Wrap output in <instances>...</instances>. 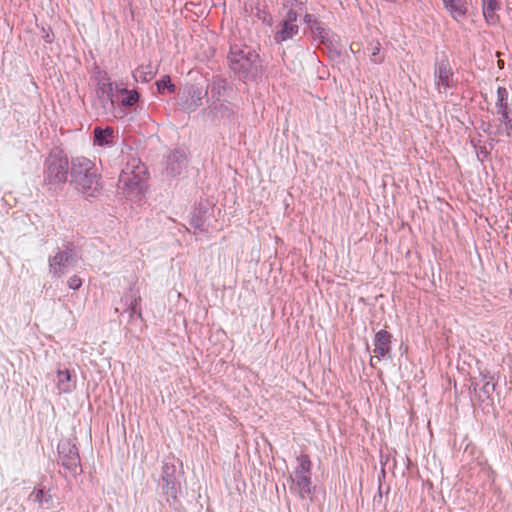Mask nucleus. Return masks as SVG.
I'll return each instance as SVG.
<instances>
[{
  "label": "nucleus",
  "mask_w": 512,
  "mask_h": 512,
  "mask_svg": "<svg viewBox=\"0 0 512 512\" xmlns=\"http://www.w3.org/2000/svg\"><path fill=\"white\" fill-rule=\"evenodd\" d=\"M71 184L86 197H95L99 193L98 175L90 159L84 156L72 158Z\"/></svg>",
  "instance_id": "1"
},
{
  "label": "nucleus",
  "mask_w": 512,
  "mask_h": 512,
  "mask_svg": "<svg viewBox=\"0 0 512 512\" xmlns=\"http://www.w3.org/2000/svg\"><path fill=\"white\" fill-rule=\"evenodd\" d=\"M229 67L239 77L254 78L261 70L257 52L243 43H234L228 55Z\"/></svg>",
  "instance_id": "2"
},
{
  "label": "nucleus",
  "mask_w": 512,
  "mask_h": 512,
  "mask_svg": "<svg viewBox=\"0 0 512 512\" xmlns=\"http://www.w3.org/2000/svg\"><path fill=\"white\" fill-rule=\"evenodd\" d=\"M147 189L143 166H127L119 176V190L131 201L139 202Z\"/></svg>",
  "instance_id": "3"
},
{
  "label": "nucleus",
  "mask_w": 512,
  "mask_h": 512,
  "mask_svg": "<svg viewBox=\"0 0 512 512\" xmlns=\"http://www.w3.org/2000/svg\"><path fill=\"white\" fill-rule=\"evenodd\" d=\"M306 0H283V16L275 33L277 42L291 39L299 31L298 18L304 15Z\"/></svg>",
  "instance_id": "4"
},
{
  "label": "nucleus",
  "mask_w": 512,
  "mask_h": 512,
  "mask_svg": "<svg viewBox=\"0 0 512 512\" xmlns=\"http://www.w3.org/2000/svg\"><path fill=\"white\" fill-rule=\"evenodd\" d=\"M68 158L60 149H54L46 160V179L49 183H63L68 175Z\"/></svg>",
  "instance_id": "5"
},
{
  "label": "nucleus",
  "mask_w": 512,
  "mask_h": 512,
  "mask_svg": "<svg viewBox=\"0 0 512 512\" xmlns=\"http://www.w3.org/2000/svg\"><path fill=\"white\" fill-rule=\"evenodd\" d=\"M298 466L291 476L292 482L295 484V489L299 495L304 498L312 494L314 487L311 482V461L309 456L301 454L298 458Z\"/></svg>",
  "instance_id": "6"
},
{
  "label": "nucleus",
  "mask_w": 512,
  "mask_h": 512,
  "mask_svg": "<svg viewBox=\"0 0 512 512\" xmlns=\"http://www.w3.org/2000/svg\"><path fill=\"white\" fill-rule=\"evenodd\" d=\"M76 264V255L72 252L71 249L57 248L55 251H53L48 259L49 273L53 277L61 278L66 273H68L70 269L75 267Z\"/></svg>",
  "instance_id": "7"
},
{
  "label": "nucleus",
  "mask_w": 512,
  "mask_h": 512,
  "mask_svg": "<svg viewBox=\"0 0 512 512\" xmlns=\"http://www.w3.org/2000/svg\"><path fill=\"white\" fill-rule=\"evenodd\" d=\"M58 453L61 465L69 474L75 476L81 472L80 458L74 444L67 440L61 441L58 445Z\"/></svg>",
  "instance_id": "8"
},
{
  "label": "nucleus",
  "mask_w": 512,
  "mask_h": 512,
  "mask_svg": "<svg viewBox=\"0 0 512 512\" xmlns=\"http://www.w3.org/2000/svg\"><path fill=\"white\" fill-rule=\"evenodd\" d=\"M454 74L451 65L447 59H443L436 63L434 71V81L437 90L440 93L447 91L455 86Z\"/></svg>",
  "instance_id": "9"
},
{
  "label": "nucleus",
  "mask_w": 512,
  "mask_h": 512,
  "mask_svg": "<svg viewBox=\"0 0 512 512\" xmlns=\"http://www.w3.org/2000/svg\"><path fill=\"white\" fill-rule=\"evenodd\" d=\"M391 351V334L385 330H380L376 333L374 339L373 357L370 360L371 366H374V359L380 361L383 358L389 357Z\"/></svg>",
  "instance_id": "10"
},
{
  "label": "nucleus",
  "mask_w": 512,
  "mask_h": 512,
  "mask_svg": "<svg viewBox=\"0 0 512 512\" xmlns=\"http://www.w3.org/2000/svg\"><path fill=\"white\" fill-rule=\"evenodd\" d=\"M187 163L186 155L180 151L169 154L166 162V174L171 177L178 176L185 169Z\"/></svg>",
  "instance_id": "11"
},
{
  "label": "nucleus",
  "mask_w": 512,
  "mask_h": 512,
  "mask_svg": "<svg viewBox=\"0 0 512 512\" xmlns=\"http://www.w3.org/2000/svg\"><path fill=\"white\" fill-rule=\"evenodd\" d=\"M205 96H207L206 90L197 86L189 87L184 94L183 104L185 109L189 112L195 111L202 105V100Z\"/></svg>",
  "instance_id": "12"
},
{
  "label": "nucleus",
  "mask_w": 512,
  "mask_h": 512,
  "mask_svg": "<svg viewBox=\"0 0 512 512\" xmlns=\"http://www.w3.org/2000/svg\"><path fill=\"white\" fill-rule=\"evenodd\" d=\"M29 500L38 504L41 509H52L54 507L53 497L50 490L35 488L29 495Z\"/></svg>",
  "instance_id": "13"
},
{
  "label": "nucleus",
  "mask_w": 512,
  "mask_h": 512,
  "mask_svg": "<svg viewBox=\"0 0 512 512\" xmlns=\"http://www.w3.org/2000/svg\"><path fill=\"white\" fill-rule=\"evenodd\" d=\"M445 9L457 21H460L467 13V0H442Z\"/></svg>",
  "instance_id": "14"
},
{
  "label": "nucleus",
  "mask_w": 512,
  "mask_h": 512,
  "mask_svg": "<svg viewBox=\"0 0 512 512\" xmlns=\"http://www.w3.org/2000/svg\"><path fill=\"white\" fill-rule=\"evenodd\" d=\"M304 22L309 26L311 32L320 42L324 43L328 39L327 29L321 22L313 19L312 15L304 12Z\"/></svg>",
  "instance_id": "15"
},
{
  "label": "nucleus",
  "mask_w": 512,
  "mask_h": 512,
  "mask_svg": "<svg viewBox=\"0 0 512 512\" xmlns=\"http://www.w3.org/2000/svg\"><path fill=\"white\" fill-rule=\"evenodd\" d=\"M170 470L171 467L168 464H164L162 475V480L164 482L163 491L168 497L175 500L177 498V486L175 478L172 473H170Z\"/></svg>",
  "instance_id": "16"
},
{
  "label": "nucleus",
  "mask_w": 512,
  "mask_h": 512,
  "mask_svg": "<svg viewBox=\"0 0 512 512\" xmlns=\"http://www.w3.org/2000/svg\"><path fill=\"white\" fill-rule=\"evenodd\" d=\"M94 144L98 146H110L113 143L114 130L111 127L102 129L101 127L94 128Z\"/></svg>",
  "instance_id": "17"
},
{
  "label": "nucleus",
  "mask_w": 512,
  "mask_h": 512,
  "mask_svg": "<svg viewBox=\"0 0 512 512\" xmlns=\"http://www.w3.org/2000/svg\"><path fill=\"white\" fill-rule=\"evenodd\" d=\"M75 385L71 381V373L69 370L57 371V388L60 393H70Z\"/></svg>",
  "instance_id": "18"
},
{
  "label": "nucleus",
  "mask_w": 512,
  "mask_h": 512,
  "mask_svg": "<svg viewBox=\"0 0 512 512\" xmlns=\"http://www.w3.org/2000/svg\"><path fill=\"white\" fill-rule=\"evenodd\" d=\"M483 15L489 24L497 21L496 11L500 8L498 0H482Z\"/></svg>",
  "instance_id": "19"
},
{
  "label": "nucleus",
  "mask_w": 512,
  "mask_h": 512,
  "mask_svg": "<svg viewBox=\"0 0 512 512\" xmlns=\"http://www.w3.org/2000/svg\"><path fill=\"white\" fill-rule=\"evenodd\" d=\"M211 112L219 118H229L233 115L234 110L228 102H213L211 104Z\"/></svg>",
  "instance_id": "20"
},
{
  "label": "nucleus",
  "mask_w": 512,
  "mask_h": 512,
  "mask_svg": "<svg viewBox=\"0 0 512 512\" xmlns=\"http://www.w3.org/2000/svg\"><path fill=\"white\" fill-rule=\"evenodd\" d=\"M496 109L497 112H504V110H509L508 91L505 87H498L497 89Z\"/></svg>",
  "instance_id": "21"
},
{
  "label": "nucleus",
  "mask_w": 512,
  "mask_h": 512,
  "mask_svg": "<svg viewBox=\"0 0 512 512\" xmlns=\"http://www.w3.org/2000/svg\"><path fill=\"white\" fill-rule=\"evenodd\" d=\"M133 77L136 81L148 82L154 77V72L150 66H142L135 70Z\"/></svg>",
  "instance_id": "22"
},
{
  "label": "nucleus",
  "mask_w": 512,
  "mask_h": 512,
  "mask_svg": "<svg viewBox=\"0 0 512 512\" xmlns=\"http://www.w3.org/2000/svg\"><path fill=\"white\" fill-rule=\"evenodd\" d=\"M381 44L379 41H372L369 43L368 50L370 51V61L374 64L383 62L384 57L380 55Z\"/></svg>",
  "instance_id": "23"
},
{
  "label": "nucleus",
  "mask_w": 512,
  "mask_h": 512,
  "mask_svg": "<svg viewBox=\"0 0 512 512\" xmlns=\"http://www.w3.org/2000/svg\"><path fill=\"white\" fill-rule=\"evenodd\" d=\"M494 384L492 383L491 379L484 376L482 378V387H481V390H480V395L479 397L482 398L483 400L485 398H489L491 393L494 391Z\"/></svg>",
  "instance_id": "24"
},
{
  "label": "nucleus",
  "mask_w": 512,
  "mask_h": 512,
  "mask_svg": "<svg viewBox=\"0 0 512 512\" xmlns=\"http://www.w3.org/2000/svg\"><path fill=\"white\" fill-rule=\"evenodd\" d=\"M125 97L122 98L121 103L123 106H133L139 99V95L135 90H123Z\"/></svg>",
  "instance_id": "25"
},
{
  "label": "nucleus",
  "mask_w": 512,
  "mask_h": 512,
  "mask_svg": "<svg viewBox=\"0 0 512 512\" xmlns=\"http://www.w3.org/2000/svg\"><path fill=\"white\" fill-rule=\"evenodd\" d=\"M499 117V121L505 125L506 134L509 136L512 132V120L509 116V110H504V112H497Z\"/></svg>",
  "instance_id": "26"
},
{
  "label": "nucleus",
  "mask_w": 512,
  "mask_h": 512,
  "mask_svg": "<svg viewBox=\"0 0 512 512\" xmlns=\"http://www.w3.org/2000/svg\"><path fill=\"white\" fill-rule=\"evenodd\" d=\"M111 91H112L111 85H109L107 91H105V90L102 91L103 94H106L103 99V108L105 111H112L114 108L113 100L111 97Z\"/></svg>",
  "instance_id": "27"
},
{
  "label": "nucleus",
  "mask_w": 512,
  "mask_h": 512,
  "mask_svg": "<svg viewBox=\"0 0 512 512\" xmlns=\"http://www.w3.org/2000/svg\"><path fill=\"white\" fill-rule=\"evenodd\" d=\"M156 84L159 92H163L164 89H168L170 91H174L175 89V86L171 83L169 76H164Z\"/></svg>",
  "instance_id": "28"
},
{
  "label": "nucleus",
  "mask_w": 512,
  "mask_h": 512,
  "mask_svg": "<svg viewBox=\"0 0 512 512\" xmlns=\"http://www.w3.org/2000/svg\"><path fill=\"white\" fill-rule=\"evenodd\" d=\"M224 87L220 83H214L211 87V97L214 99L213 102H220V97L222 96V92H224Z\"/></svg>",
  "instance_id": "29"
},
{
  "label": "nucleus",
  "mask_w": 512,
  "mask_h": 512,
  "mask_svg": "<svg viewBox=\"0 0 512 512\" xmlns=\"http://www.w3.org/2000/svg\"><path fill=\"white\" fill-rule=\"evenodd\" d=\"M141 302V298L139 296L134 297L129 304V309L131 314H137L138 317L142 316L141 310L138 308Z\"/></svg>",
  "instance_id": "30"
},
{
  "label": "nucleus",
  "mask_w": 512,
  "mask_h": 512,
  "mask_svg": "<svg viewBox=\"0 0 512 512\" xmlns=\"http://www.w3.org/2000/svg\"><path fill=\"white\" fill-rule=\"evenodd\" d=\"M68 287L73 290H77L82 285V280L77 275L71 276L67 281Z\"/></svg>",
  "instance_id": "31"
},
{
  "label": "nucleus",
  "mask_w": 512,
  "mask_h": 512,
  "mask_svg": "<svg viewBox=\"0 0 512 512\" xmlns=\"http://www.w3.org/2000/svg\"><path fill=\"white\" fill-rule=\"evenodd\" d=\"M354 45H355V44H352V45L350 46V49H351V51H352L354 54H356V53H358V52H359V49H358V50H355V49H354Z\"/></svg>",
  "instance_id": "32"
},
{
  "label": "nucleus",
  "mask_w": 512,
  "mask_h": 512,
  "mask_svg": "<svg viewBox=\"0 0 512 512\" xmlns=\"http://www.w3.org/2000/svg\"><path fill=\"white\" fill-rule=\"evenodd\" d=\"M498 64L500 67H502L501 65L503 64L502 61H498Z\"/></svg>",
  "instance_id": "33"
}]
</instances>
